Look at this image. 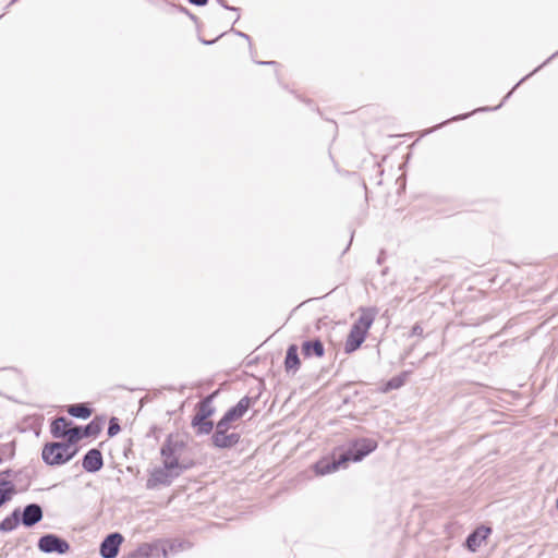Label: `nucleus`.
Here are the masks:
<instances>
[{"instance_id": "15", "label": "nucleus", "mask_w": 558, "mask_h": 558, "mask_svg": "<svg viewBox=\"0 0 558 558\" xmlns=\"http://www.w3.org/2000/svg\"><path fill=\"white\" fill-rule=\"evenodd\" d=\"M360 312V317L353 323L351 328L355 330L357 329L359 331H362L367 335L369 328L372 327L376 318L378 311L376 307H361Z\"/></svg>"}, {"instance_id": "32", "label": "nucleus", "mask_w": 558, "mask_h": 558, "mask_svg": "<svg viewBox=\"0 0 558 558\" xmlns=\"http://www.w3.org/2000/svg\"><path fill=\"white\" fill-rule=\"evenodd\" d=\"M259 65H271V66H278L279 63L276 61H257L256 62Z\"/></svg>"}, {"instance_id": "29", "label": "nucleus", "mask_w": 558, "mask_h": 558, "mask_svg": "<svg viewBox=\"0 0 558 558\" xmlns=\"http://www.w3.org/2000/svg\"><path fill=\"white\" fill-rule=\"evenodd\" d=\"M217 2L226 10L239 12L240 9L236 7L229 5L226 0H217Z\"/></svg>"}, {"instance_id": "35", "label": "nucleus", "mask_w": 558, "mask_h": 558, "mask_svg": "<svg viewBox=\"0 0 558 558\" xmlns=\"http://www.w3.org/2000/svg\"><path fill=\"white\" fill-rule=\"evenodd\" d=\"M384 259H385L384 251H381V252H380V254H379V256H378V258H377V263H378V264H381V263L384 262Z\"/></svg>"}, {"instance_id": "40", "label": "nucleus", "mask_w": 558, "mask_h": 558, "mask_svg": "<svg viewBox=\"0 0 558 558\" xmlns=\"http://www.w3.org/2000/svg\"><path fill=\"white\" fill-rule=\"evenodd\" d=\"M556 508L558 510V497H557V500H556Z\"/></svg>"}, {"instance_id": "6", "label": "nucleus", "mask_w": 558, "mask_h": 558, "mask_svg": "<svg viewBox=\"0 0 558 558\" xmlns=\"http://www.w3.org/2000/svg\"><path fill=\"white\" fill-rule=\"evenodd\" d=\"M186 447V442L179 436L170 434L163 441L160 448V454L163 458L162 462H168L174 460L178 465H192L191 463H185L180 461V457Z\"/></svg>"}, {"instance_id": "28", "label": "nucleus", "mask_w": 558, "mask_h": 558, "mask_svg": "<svg viewBox=\"0 0 558 558\" xmlns=\"http://www.w3.org/2000/svg\"><path fill=\"white\" fill-rule=\"evenodd\" d=\"M411 336H423V327L420 324H415L411 329Z\"/></svg>"}, {"instance_id": "14", "label": "nucleus", "mask_w": 558, "mask_h": 558, "mask_svg": "<svg viewBox=\"0 0 558 558\" xmlns=\"http://www.w3.org/2000/svg\"><path fill=\"white\" fill-rule=\"evenodd\" d=\"M104 466V457L99 449H89L82 459V468L88 473H96Z\"/></svg>"}, {"instance_id": "21", "label": "nucleus", "mask_w": 558, "mask_h": 558, "mask_svg": "<svg viewBox=\"0 0 558 558\" xmlns=\"http://www.w3.org/2000/svg\"><path fill=\"white\" fill-rule=\"evenodd\" d=\"M366 333L351 328L344 342V352L350 354L355 352L366 339Z\"/></svg>"}, {"instance_id": "11", "label": "nucleus", "mask_w": 558, "mask_h": 558, "mask_svg": "<svg viewBox=\"0 0 558 558\" xmlns=\"http://www.w3.org/2000/svg\"><path fill=\"white\" fill-rule=\"evenodd\" d=\"M124 538L121 533L113 532L108 534L100 543L99 553L102 558H116Z\"/></svg>"}, {"instance_id": "36", "label": "nucleus", "mask_w": 558, "mask_h": 558, "mask_svg": "<svg viewBox=\"0 0 558 558\" xmlns=\"http://www.w3.org/2000/svg\"><path fill=\"white\" fill-rule=\"evenodd\" d=\"M187 16H189L192 21H194L195 23H197L198 19H197V16H195L193 13H191V12H190V14H187Z\"/></svg>"}, {"instance_id": "33", "label": "nucleus", "mask_w": 558, "mask_h": 558, "mask_svg": "<svg viewBox=\"0 0 558 558\" xmlns=\"http://www.w3.org/2000/svg\"><path fill=\"white\" fill-rule=\"evenodd\" d=\"M173 8H175L179 12L183 13V14H190V11L183 7V5H173Z\"/></svg>"}, {"instance_id": "27", "label": "nucleus", "mask_w": 558, "mask_h": 558, "mask_svg": "<svg viewBox=\"0 0 558 558\" xmlns=\"http://www.w3.org/2000/svg\"><path fill=\"white\" fill-rule=\"evenodd\" d=\"M121 430V426H120V423H119V420L117 417H111L109 420V424H108V429H107V434L109 437H113L116 436L119 432Z\"/></svg>"}, {"instance_id": "12", "label": "nucleus", "mask_w": 558, "mask_h": 558, "mask_svg": "<svg viewBox=\"0 0 558 558\" xmlns=\"http://www.w3.org/2000/svg\"><path fill=\"white\" fill-rule=\"evenodd\" d=\"M44 518V511L39 504H28L20 510V521L25 527H33Z\"/></svg>"}, {"instance_id": "22", "label": "nucleus", "mask_w": 558, "mask_h": 558, "mask_svg": "<svg viewBox=\"0 0 558 558\" xmlns=\"http://www.w3.org/2000/svg\"><path fill=\"white\" fill-rule=\"evenodd\" d=\"M191 426L194 428L196 436L213 435L215 424L211 420L192 418Z\"/></svg>"}, {"instance_id": "25", "label": "nucleus", "mask_w": 558, "mask_h": 558, "mask_svg": "<svg viewBox=\"0 0 558 558\" xmlns=\"http://www.w3.org/2000/svg\"><path fill=\"white\" fill-rule=\"evenodd\" d=\"M14 496L12 485L0 476V508Z\"/></svg>"}, {"instance_id": "3", "label": "nucleus", "mask_w": 558, "mask_h": 558, "mask_svg": "<svg viewBox=\"0 0 558 558\" xmlns=\"http://www.w3.org/2000/svg\"><path fill=\"white\" fill-rule=\"evenodd\" d=\"M190 465H178L174 460L162 462V466L155 468L146 481L147 489H156L158 486H170L172 481L179 477Z\"/></svg>"}, {"instance_id": "20", "label": "nucleus", "mask_w": 558, "mask_h": 558, "mask_svg": "<svg viewBox=\"0 0 558 558\" xmlns=\"http://www.w3.org/2000/svg\"><path fill=\"white\" fill-rule=\"evenodd\" d=\"M298 350H299V348L296 344H290L287 349L283 364H284V371L288 374L294 375L300 369L301 361L299 357Z\"/></svg>"}, {"instance_id": "23", "label": "nucleus", "mask_w": 558, "mask_h": 558, "mask_svg": "<svg viewBox=\"0 0 558 558\" xmlns=\"http://www.w3.org/2000/svg\"><path fill=\"white\" fill-rule=\"evenodd\" d=\"M19 524H21L20 508H15L10 515L5 517L0 522V532H2V533L12 532L13 530H15Z\"/></svg>"}, {"instance_id": "7", "label": "nucleus", "mask_w": 558, "mask_h": 558, "mask_svg": "<svg viewBox=\"0 0 558 558\" xmlns=\"http://www.w3.org/2000/svg\"><path fill=\"white\" fill-rule=\"evenodd\" d=\"M37 547L41 553L45 554H59L64 555L70 550V544L66 539L61 536L48 533L39 537Z\"/></svg>"}, {"instance_id": "19", "label": "nucleus", "mask_w": 558, "mask_h": 558, "mask_svg": "<svg viewBox=\"0 0 558 558\" xmlns=\"http://www.w3.org/2000/svg\"><path fill=\"white\" fill-rule=\"evenodd\" d=\"M302 354L304 357H323L325 354V347L320 339L315 338L306 340L301 345Z\"/></svg>"}, {"instance_id": "17", "label": "nucleus", "mask_w": 558, "mask_h": 558, "mask_svg": "<svg viewBox=\"0 0 558 558\" xmlns=\"http://www.w3.org/2000/svg\"><path fill=\"white\" fill-rule=\"evenodd\" d=\"M72 425V421L64 416H59L52 421L50 425V433L54 438L70 439V427Z\"/></svg>"}, {"instance_id": "31", "label": "nucleus", "mask_w": 558, "mask_h": 558, "mask_svg": "<svg viewBox=\"0 0 558 558\" xmlns=\"http://www.w3.org/2000/svg\"><path fill=\"white\" fill-rule=\"evenodd\" d=\"M189 2L197 7H204L208 3V0H189Z\"/></svg>"}, {"instance_id": "9", "label": "nucleus", "mask_w": 558, "mask_h": 558, "mask_svg": "<svg viewBox=\"0 0 558 558\" xmlns=\"http://www.w3.org/2000/svg\"><path fill=\"white\" fill-rule=\"evenodd\" d=\"M102 429V421L98 417L93 418L85 426H74L70 428V439L72 444L76 446V444L83 439L88 437L97 436Z\"/></svg>"}, {"instance_id": "30", "label": "nucleus", "mask_w": 558, "mask_h": 558, "mask_svg": "<svg viewBox=\"0 0 558 558\" xmlns=\"http://www.w3.org/2000/svg\"><path fill=\"white\" fill-rule=\"evenodd\" d=\"M231 31H232L236 36L242 37V38L246 39L248 43H251V37H250L247 34H245V33H243V32H241V31H235L234 28H231Z\"/></svg>"}, {"instance_id": "38", "label": "nucleus", "mask_w": 558, "mask_h": 558, "mask_svg": "<svg viewBox=\"0 0 558 558\" xmlns=\"http://www.w3.org/2000/svg\"><path fill=\"white\" fill-rule=\"evenodd\" d=\"M352 239H353V234L351 235L350 242H349L348 246H345V250H344L343 253H345L349 250V247H350V245L352 243Z\"/></svg>"}, {"instance_id": "26", "label": "nucleus", "mask_w": 558, "mask_h": 558, "mask_svg": "<svg viewBox=\"0 0 558 558\" xmlns=\"http://www.w3.org/2000/svg\"><path fill=\"white\" fill-rule=\"evenodd\" d=\"M405 378H407V373H402L398 376H393L385 384L384 391L386 392V391H390V390L398 389V388L402 387L405 383Z\"/></svg>"}, {"instance_id": "24", "label": "nucleus", "mask_w": 558, "mask_h": 558, "mask_svg": "<svg viewBox=\"0 0 558 558\" xmlns=\"http://www.w3.org/2000/svg\"><path fill=\"white\" fill-rule=\"evenodd\" d=\"M66 411L71 416L81 420L88 418L93 413V409L87 403L71 404Z\"/></svg>"}, {"instance_id": "4", "label": "nucleus", "mask_w": 558, "mask_h": 558, "mask_svg": "<svg viewBox=\"0 0 558 558\" xmlns=\"http://www.w3.org/2000/svg\"><path fill=\"white\" fill-rule=\"evenodd\" d=\"M231 428V425L218 421L210 437L211 446L220 450L235 447L241 440V435L236 432H232Z\"/></svg>"}, {"instance_id": "10", "label": "nucleus", "mask_w": 558, "mask_h": 558, "mask_svg": "<svg viewBox=\"0 0 558 558\" xmlns=\"http://www.w3.org/2000/svg\"><path fill=\"white\" fill-rule=\"evenodd\" d=\"M253 402V398L248 396L243 397L235 405L228 409L219 421L227 425H231L233 422L241 420L245 415Z\"/></svg>"}, {"instance_id": "5", "label": "nucleus", "mask_w": 558, "mask_h": 558, "mask_svg": "<svg viewBox=\"0 0 558 558\" xmlns=\"http://www.w3.org/2000/svg\"><path fill=\"white\" fill-rule=\"evenodd\" d=\"M34 473L33 468L25 466L17 471L7 469L0 472V476L2 475V478L12 485L15 495L17 492H26L29 488Z\"/></svg>"}, {"instance_id": "8", "label": "nucleus", "mask_w": 558, "mask_h": 558, "mask_svg": "<svg viewBox=\"0 0 558 558\" xmlns=\"http://www.w3.org/2000/svg\"><path fill=\"white\" fill-rule=\"evenodd\" d=\"M558 56V50L553 53L547 60H545L539 66H537L534 71H532L531 73H529L527 75H525L523 78H521L515 85L514 87L504 97L501 104H499L498 106H496L495 108H489V107H481L478 109H475L473 110L472 112L470 113H465V114H459L457 117H453L442 123H440L438 126H436V129L447 124L448 122L450 121H458V120H464L466 118H469L470 116H472L473 113L475 112H480V111H490V110H497L499 109L502 104L511 96V94L513 93V90L520 85L522 84L525 80H527L529 77H531L534 73H536L541 68H543L544 65H546L547 63H549L553 59H555L556 57Z\"/></svg>"}, {"instance_id": "13", "label": "nucleus", "mask_w": 558, "mask_h": 558, "mask_svg": "<svg viewBox=\"0 0 558 558\" xmlns=\"http://www.w3.org/2000/svg\"><path fill=\"white\" fill-rule=\"evenodd\" d=\"M219 391L216 390L206 397H204L201 401H198L195 405V414L192 418H205L210 420V417L215 414L216 408L213 405L214 399L218 396Z\"/></svg>"}, {"instance_id": "37", "label": "nucleus", "mask_w": 558, "mask_h": 558, "mask_svg": "<svg viewBox=\"0 0 558 558\" xmlns=\"http://www.w3.org/2000/svg\"><path fill=\"white\" fill-rule=\"evenodd\" d=\"M351 401V397L347 396L343 398V403L347 404Z\"/></svg>"}, {"instance_id": "39", "label": "nucleus", "mask_w": 558, "mask_h": 558, "mask_svg": "<svg viewBox=\"0 0 558 558\" xmlns=\"http://www.w3.org/2000/svg\"><path fill=\"white\" fill-rule=\"evenodd\" d=\"M161 550H162L163 558H167L168 557L167 549L162 547Z\"/></svg>"}, {"instance_id": "2", "label": "nucleus", "mask_w": 558, "mask_h": 558, "mask_svg": "<svg viewBox=\"0 0 558 558\" xmlns=\"http://www.w3.org/2000/svg\"><path fill=\"white\" fill-rule=\"evenodd\" d=\"M78 452V447L66 439L65 441L47 442L41 451L43 461L47 465H62L72 460Z\"/></svg>"}, {"instance_id": "34", "label": "nucleus", "mask_w": 558, "mask_h": 558, "mask_svg": "<svg viewBox=\"0 0 558 558\" xmlns=\"http://www.w3.org/2000/svg\"><path fill=\"white\" fill-rule=\"evenodd\" d=\"M223 34H221L220 36H218L217 38H215L214 40H206V39H201L202 44L206 45V46H209V45H213L214 43H216Z\"/></svg>"}, {"instance_id": "16", "label": "nucleus", "mask_w": 558, "mask_h": 558, "mask_svg": "<svg viewBox=\"0 0 558 558\" xmlns=\"http://www.w3.org/2000/svg\"><path fill=\"white\" fill-rule=\"evenodd\" d=\"M490 533L492 529L485 525L476 527L466 536L464 543L465 547L470 551L475 553L482 545V543L489 536Z\"/></svg>"}, {"instance_id": "18", "label": "nucleus", "mask_w": 558, "mask_h": 558, "mask_svg": "<svg viewBox=\"0 0 558 558\" xmlns=\"http://www.w3.org/2000/svg\"><path fill=\"white\" fill-rule=\"evenodd\" d=\"M160 548L157 544L143 543L133 551L124 555L122 558H159Z\"/></svg>"}, {"instance_id": "1", "label": "nucleus", "mask_w": 558, "mask_h": 558, "mask_svg": "<svg viewBox=\"0 0 558 558\" xmlns=\"http://www.w3.org/2000/svg\"><path fill=\"white\" fill-rule=\"evenodd\" d=\"M378 447L377 440L367 437L353 438L348 441V447L338 456L332 454L317 461L314 470L318 475L330 474L341 468H345L349 462H360L365 457L374 452Z\"/></svg>"}]
</instances>
